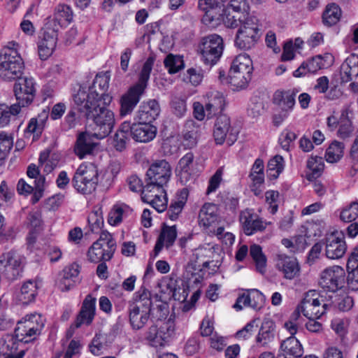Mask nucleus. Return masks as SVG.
Returning a JSON list of instances; mask_svg holds the SVG:
<instances>
[{"instance_id": "1", "label": "nucleus", "mask_w": 358, "mask_h": 358, "mask_svg": "<svg viewBox=\"0 0 358 358\" xmlns=\"http://www.w3.org/2000/svg\"><path fill=\"white\" fill-rule=\"evenodd\" d=\"M154 58L149 57L144 63L137 83L129 87L119 99V115L123 117L131 115L145 94L154 64Z\"/></svg>"}, {"instance_id": "2", "label": "nucleus", "mask_w": 358, "mask_h": 358, "mask_svg": "<svg viewBox=\"0 0 358 358\" xmlns=\"http://www.w3.org/2000/svg\"><path fill=\"white\" fill-rule=\"evenodd\" d=\"M108 106L98 103L86 113V117L92 121V124L90 125L92 135L97 139H102L108 136L115 126V115L108 108Z\"/></svg>"}, {"instance_id": "3", "label": "nucleus", "mask_w": 358, "mask_h": 358, "mask_svg": "<svg viewBox=\"0 0 358 358\" xmlns=\"http://www.w3.org/2000/svg\"><path fill=\"white\" fill-rule=\"evenodd\" d=\"M24 63L18 52L2 49L0 52V79L12 82L20 78L24 73Z\"/></svg>"}, {"instance_id": "4", "label": "nucleus", "mask_w": 358, "mask_h": 358, "mask_svg": "<svg viewBox=\"0 0 358 358\" xmlns=\"http://www.w3.org/2000/svg\"><path fill=\"white\" fill-rule=\"evenodd\" d=\"M252 62L248 55H239L232 62L229 72L230 84L236 90L245 89L252 78Z\"/></svg>"}, {"instance_id": "5", "label": "nucleus", "mask_w": 358, "mask_h": 358, "mask_svg": "<svg viewBox=\"0 0 358 358\" xmlns=\"http://www.w3.org/2000/svg\"><path fill=\"white\" fill-rule=\"evenodd\" d=\"M43 326L44 322L40 314L27 315L17 322L14 331L15 337L22 343L32 342L40 335Z\"/></svg>"}, {"instance_id": "6", "label": "nucleus", "mask_w": 358, "mask_h": 358, "mask_svg": "<svg viewBox=\"0 0 358 358\" xmlns=\"http://www.w3.org/2000/svg\"><path fill=\"white\" fill-rule=\"evenodd\" d=\"M116 250V242L113 236L102 231L99 238L95 241L87 251V259L90 262L99 263L109 261Z\"/></svg>"}, {"instance_id": "7", "label": "nucleus", "mask_w": 358, "mask_h": 358, "mask_svg": "<svg viewBox=\"0 0 358 358\" xmlns=\"http://www.w3.org/2000/svg\"><path fill=\"white\" fill-rule=\"evenodd\" d=\"M224 49L222 38L217 34L203 37L199 45V51L205 64L212 66L220 59Z\"/></svg>"}, {"instance_id": "8", "label": "nucleus", "mask_w": 358, "mask_h": 358, "mask_svg": "<svg viewBox=\"0 0 358 358\" xmlns=\"http://www.w3.org/2000/svg\"><path fill=\"white\" fill-rule=\"evenodd\" d=\"M330 305L325 301L322 294L310 290L306 294L299 306L303 315L312 319L320 318Z\"/></svg>"}, {"instance_id": "9", "label": "nucleus", "mask_w": 358, "mask_h": 358, "mask_svg": "<svg viewBox=\"0 0 358 358\" xmlns=\"http://www.w3.org/2000/svg\"><path fill=\"white\" fill-rule=\"evenodd\" d=\"M171 166L165 159L156 160L149 167L146 172V185L155 186L158 191L162 192L170 180Z\"/></svg>"}, {"instance_id": "10", "label": "nucleus", "mask_w": 358, "mask_h": 358, "mask_svg": "<svg viewBox=\"0 0 358 358\" xmlns=\"http://www.w3.org/2000/svg\"><path fill=\"white\" fill-rule=\"evenodd\" d=\"M175 331L174 321L169 319L166 322L151 326L147 333L146 338L150 345L157 348L163 347L169 341Z\"/></svg>"}, {"instance_id": "11", "label": "nucleus", "mask_w": 358, "mask_h": 358, "mask_svg": "<svg viewBox=\"0 0 358 358\" xmlns=\"http://www.w3.org/2000/svg\"><path fill=\"white\" fill-rule=\"evenodd\" d=\"M15 81L13 92L17 103L14 105H19L20 109L29 106L36 95L34 80L31 77H20Z\"/></svg>"}, {"instance_id": "12", "label": "nucleus", "mask_w": 358, "mask_h": 358, "mask_svg": "<svg viewBox=\"0 0 358 358\" xmlns=\"http://www.w3.org/2000/svg\"><path fill=\"white\" fill-rule=\"evenodd\" d=\"M296 94L291 91H276L273 97V103L278 106L279 113L273 117V124L279 126L289 115L295 105Z\"/></svg>"}, {"instance_id": "13", "label": "nucleus", "mask_w": 358, "mask_h": 358, "mask_svg": "<svg viewBox=\"0 0 358 358\" xmlns=\"http://www.w3.org/2000/svg\"><path fill=\"white\" fill-rule=\"evenodd\" d=\"M238 131L231 127V121L226 115H221L216 119L213 136L217 144L222 145L224 141L231 145L237 140Z\"/></svg>"}, {"instance_id": "14", "label": "nucleus", "mask_w": 358, "mask_h": 358, "mask_svg": "<svg viewBox=\"0 0 358 358\" xmlns=\"http://www.w3.org/2000/svg\"><path fill=\"white\" fill-rule=\"evenodd\" d=\"M345 273L338 266L325 269L321 274L319 281L320 286L331 294L335 293L342 287L344 282Z\"/></svg>"}, {"instance_id": "15", "label": "nucleus", "mask_w": 358, "mask_h": 358, "mask_svg": "<svg viewBox=\"0 0 358 358\" xmlns=\"http://www.w3.org/2000/svg\"><path fill=\"white\" fill-rule=\"evenodd\" d=\"M57 36L58 31L44 24L42 38L38 45V55L42 60L47 59L52 54L57 45Z\"/></svg>"}, {"instance_id": "16", "label": "nucleus", "mask_w": 358, "mask_h": 358, "mask_svg": "<svg viewBox=\"0 0 358 358\" xmlns=\"http://www.w3.org/2000/svg\"><path fill=\"white\" fill-rule=\"evenodd\" d=\"M110 76L106 73L96 75L90 90L92 99H96L98 103H102L105 105H110L113 97L107 93L109 87Z\"/></svg>"}, {"instance_id": "17", "label": "nucleus", "mask_w": 358, "mask_h": 358, "mask_svg": "<svg viewBox=\"0 0 358 358\" xmlns=\"http://www.w3.org/2000/svg\"><path fill=\"white\" fill-rule=\"evenodd\" d=\"M239 220L244 233L250 236L258 231H264L267 223L262 220L252 210L246 209L240 213Z\"/></svg>"}, {"instance_id": "18", "label": "nucleus", "mask_w": 358, "mask_h": 358, "mask_svg": "<svg viewBox=\"0 0 358 358\" xmlns=\"http://www.w3.org/2000/svg\"><path fill=\"white\" fill-rule=\"evenodd\" d=\"M323 244L325 245V255L331 259H338L343 257L347 250L344 237L336 234L328 235Z\"/></svg>"}, {"instance_id": "19", "label": "nucleus", "mask_w": 358, "mask_h": 358, "mask_svg": "<svg viewBox=\"0 0 358 358\" xmlns=\"http://www.w3.org/2000/svg\"><path fill=\"white\" fill-rule=\"evenodd\" d=\"M141 199L144 202L152 205L158 212L164 211L167 206V199L163 187L162 192H159L155 186L145 185Z\"/></svg>"}, {"instance_id": "20", "label": "nucleus", "mask_w": 358, "mask_h": 358, "mask_svg": "<svg viewBox=\"0 0 358 358\" xmlns=\"http://www.w3.org/2000/svg\"><path fill=\"white\" fill-rule=\"evenodd\" d=\"M129 127L131 136L137 142H149L155 137L157 134L156 127L143 121L132 124L129 123Z\"/></svg>"}, {"instance_id": "21", "label": "nucleus", "mask_w": 358, "mask_h": 358, "mask_svg": "<svg viewBox=\"0 0 358 358\" xmlns=\"http://www.w3.org/2000/svg\"><path fill=\"white\" fill-rule=\"evenodd\" d=\"M96 314V298L88 294L85 298L81 308L75 321L76 328L83 324L90 325Z\"/></svg>"}, {"instance_id": "22", "label": "nucleus", "mask_w": 358, "mask_h": 358, "mask_svg": "<svg viewBox=\"0 0 358 358\" xmlns=\"http://www.w3.org/2000/svg\"><path fill=\"white\" fill-rule=\"evenodd\" d=\"M264 301L263 294L256 289H252L239 296L234 308L240 310L243 309V306H248L257 310L264 305Z\"/></svg>"}, {"instance_id": "23", "label": "nucleus", "mask_w": 358, "mask_h": 358, "mask_svg": "<svg viewBox=\"0 0 358 358\" xmlns=\"http://www.w3.org/2000/svg\"><path fill=\"white\" fill-rule=\"evenodd\" d=\"M73 20L71 8L65 4L58 5L53 17L46 19L45 24L59 31V29L69 24Z\"/></svg>"}, {"instance_id": "24", "label": "nucleus", "mask_w": 358, "mask_h": 358, "mask_svg": "<svg viewBox=\"0 0 358 358\" xmlns=\"http://www.w3.org/2000/svg\"><path fill=\"white\" fill-rule=\"evenodd\" d=\"M151 310L129 304V318L132 329H142L150 320Z\"/></svg>"}, {"instance_id": "25", "label": "nucleus", "mask_w": 358, "mask_h": 358, "mask_svg": "<svg viewBox=\"0 0 358 358\" xmlns=\"http://www.w3.org/2000/svg\"><path fill=\"white\" fill-rule=\"evenodd\" d=\"M276 267L286 279L292 280L299 275L300 268L295 258L279 255Z\"/></svg>"}, {"instance_id": "26", "label": "nucleus", "mask_w": 358, "mask_h": 358, "mask_svg": "<svg viewBox=\"0 0 358 358\" xmlns=\"http://www.w3.org/2000/svg\"><path fill=\"white\" fill-rule=\"evenodd\" d=\"M0 266L4 267L6 272H11L13 279L19 276L22 271L21 257L13 252L0 256Z\"/></svg>"}, {"instance_id": "27", "label": "nucleus", "mask_w": 358, "mask_h": 358, "mask_svg": "<svg viewBox=\"0 0 358 358\" xmlns=\"http://www.w3.org/2000/svg\"><path fill=\"white\" fill-rule=\"evenodd\" d=\"M342 83H348L358 76V55L351 54L340 68Z\"/></svg>"}, {"instance_id": "28", "label": "nucleus", "mask_w": 358, "mask_h": 358, "mask_svg": "<svg viewBox=\"0 0 358 358\" xmlns=\"http://www.w3.org/2000/svg\"><path fill=\"white\" fill-rule=\"evenodd\" d=\"M159 103L155 99H151L142 103L137 113V118L139 121L150 124L159 116Z\"/></svg>"}, {"instance_id": "29", "label": "nucleus", "mask_w": 358, "mask_h": 358, "mask_svg": "<svg viewBox=\"0 0 358 358\" xmlns=\"http://www.w3.org/2000/svg\"><path fill=\"white\" fill-rule=\"evenodd\" d=\"M207 99L205 108L208 118H210L223 110L225 99L222 93L218 91H212L207 94Z\"/></svg>"}, {"instance_id": "30", "label": "nucleus", "mask_w": 358, "mask_h": 358, "mask_svg": "<svg viewBox=\"0 0 358 358\" xmlns=\"http://www.w3.org/2000/svg\"><path fill=\"white\" fill-rule=\"evenodd\" d=\"M275 325L272 320H264L256 337L257 344L260 347H269L275 338Z\"/></svg>"}, {"instance_id": "31", "label": "nucleus", "mask_w": 358, "mask_h": 358, "mask_svg": "<svg viewBox=\"0 0 358 358\" xmlns=\"http://www.w3.org/2000/svg\"><path fill=\"white\" fill-rule=\"evenodd\" d=\"M177 236L176 226L164 227L157 239L153 250V257H156L162 250L164 245L167 248L172 246Z\"/></svg>"}, {"instance_id": "32", "label": "nucleus", "mask_w": 358, "mask_h": 358, "mask_svg": "<svg viewBox=\"0 0 358 358\" xmlns=\"http://www.w3.org/2000/svg\"><path fill=\"white\" fill-rule=\"evenodd\" d=\"M94 137L91 132H84L78 135L74 147L75 154L80 158L83 159L86 155H90L96 144L92 142Z\"/></svg>"}, {"instance_id": "33", "label": "nucleus", "mask_w": 358, "mask_h": 358, "mask_svg": "<svg viewBox=\"0 0 358 358\" xmlns=\"http://www.w3.org/2000/svg\"><path fill=\"white\" fill-rule=\"evenodd\" d=\"M325 62L321 55H317L303 62L300 66L294 71L293 76L296 78L304 76L308 73H315L320 69L324 68Z\"/></svg>"}, {"instance_id": "34", "label": "nucleus", "mask_w": 358, "mask_h": 358, "mask_svg": "<svg viewBox=\"0 0 358 358\" xmlns=\"http://www.w3.org/2000/svg\"><path fill=\"white\" fill-rule=\"evenodd\" d=\"M260 36V33L250 29L248 31L238 30L235 44L240 49L249 50L255 45Z\"/></svg>"}, {"instance_id": "35", "label": "nucleus", "mask_w": 358, "mask_h": 358, "mask_svg": "<svg viewBox=\"0 0 358 358\" xmlns=\"http://www.w3.org/2000/svg\"><path fill=\"white\" fill-rule=\"evenodd\" d=\"M90 90L86 92L84 88L80 87L76 94H73V99L75 104L78 106L79 110L82 112H89L96 104L98 103L96 99H92Z\"/></svg>"}, {"instance_id": "36", "label": "nucleus", "mask_w": 358, "mask_h": 358, "mask_svg": "<svg viewBox=\"0 0 358 358\" xmlns=\"http://www.w3.org/2000/svg\"><path fill=\"white\" fill-rule=\"evenodd\" d=\"M280 350L283 352L285 358H298L303 355L302 345L294 335L282 341Z\"/></svg>"}, {"instance_id": "37", "label": "nucleus", "mask_w": 358, "mask_h": 358, "mask_svg": "<svg viewBox=\"0 0 358 358\" xmlns=\"http://www.w3.org/2000/svg\"><path fill=\"white\" fill-rule=\"evenodd\" d=\"M113 341V336L104 333L96 334L90 345V351L94 355H100L106 351Z\"/></svg>"}, {"instance_id": "38", "label": "nucleus", "mask_w": 358, "mask_h": 358, "mask_svg": "<svg viewBox=\"0 0 358 358\" xmlns=\"http://www.w3.org/2000/svg\"><path fill=\"white\" fill-rule=\"evenodd\" d=\"M48 116L49 111L44 109L41 113H38L36 117H32L29 120L25 130L26 134H33L36 137L41 136L45 128Z\"/></svg>"}, {"instance_id": "39", "label": "nucleus", "mask_w": 358, "mask_h": 358, "mask_svg": "<svg viewBox=\"0 0 358 358\" xmlns=\"http://www.w3.org/2000/svg\"><path fill=\"white\" fill-rule=\"evenodd\" d=\"M199 219L200 224L205 227L211 226L217 221V208L213 203H205L200 210Z\"/></svg>"}, {"instance_id": "40", "label": "nucleus", "mask_w": 358, "mask_h": 358, "mask_svg": "<svg viewBox=\"0 0 358 358\" xmlns=\"http://www.w3.org/2000/svg\"><path fill=\"white\" fill-rule=\"evenodd\" d=\"M350 113H351V110L349 107H345L342 110L339 119L337 134L340 138L343 139L350 137L354 131V127L349 117Z\"/></svg>"}, {"instance_id": "41", "label": "nucleus", "mask_w": 358, "mask_h": 358, "mask_svg": "<svg viewBox=\"0 0 358 358\" xmlns=\"http://www.w3.org/2000/svg\"><path fill=\"white\" fill-rule=\"evenodd\" d=\"M37 284L33 280L26 281L21 287L20 293L17 295L18 301L23 304H29L34 301L37 295Z\"/></svg>"}, {"instance_id": "42", "label": "nucleus", "mask_w": 358, "mask_h": 358, "mask_svg": "<svg viewBox=\"0 0 358 358\" xmlns=\"http://www.w3.org/2000/svg\"><path fill=\"white\" fill-rule=\"evenodd\" d=\"M129 122H124L121 124L113 139V145L116 150L121 152L126 148L127 143L131 136Z\"/></svg>"}, {"instance_id": "43", "label": "nucleus", "mask_w": 358, "mask_h": 358, "mask_svg": "<svg viewBox=\"0 0 358 358\" xmlns=\"http://www.w3.org/2000/svg\"><path fill=\"white\" fill-rule=\"evenodd\" d=\"M74 175L80 180L85 179L89 182H95L96 185L97 183L98 171L96 167L92 164L80 165Z\"/></svg>"}, {"instance_id": "44", "label": "nucleus", "mask_w": 358, "mask_h": 358, "mask_svg": "<svg viewBox=\"0 0 358 358\" xmlns=\"http://www.w3.org/2000/svg\"><path fill=\"white\" fill-rule=\"evenodd\" d=\"M186 131L183 134L184 143L188 148H192L197 143L198 127L196 123L190 120H187L185 125Z\"/></svg>"}, {"instance_id": "45", "label": "nucleus", "mask_w": 358, "mask_h": 358, "mask_svg": "<svg viewBox=\"0 0 358 358\" xmlns=\"http://www.w3.org/2000/svg\"><path fill=\"white\" fill-rule=\"evenodd\" d=\"M250 255L255 263L256 270L263 274L266 271V257L262 252V248L256 244L250 248Z\"/></svg>"}, {"instance_id": "46", "label": "nucleus", "mask_w": 358, "mask_h": 358, "mask_svg": "<svg viewBox=\"0 0 358 358\" xmlns=\"http://www.w3.org/2000/svg\"><path fill=\"white\" fill-rule=\"evenodd\" d=\"M284 169V159L280 155L271 158L268 164L266 173L270 180L276 179Z\"/></svg>"}, {"instance_id": "47", "label": "nucleus", "mask_w": 358, "mask_h": 358, "mask_svg": "<svg viewBox=\"0 0 358 358\" xmlns=\"http://www.w3.org/2000/svg\"><path fill=\"white\" fill-rule=\"evenodd\" d=\"M130 305L152 309V299L150 292L145 287H141L134 294L133 301Z\"/></svg>"}, {"instance_id": "48", "label": "nucleus", "mask_w": 358, "mask_h": 358, "mask_svg": "<svg viewBox=\"0 0 358 358\" xmlns=\"http://www.w3.org/2000/svg\"><path fill=\"white\" fill-rule=\"evenodd\" d=\"M341 10L335 3L328 5L322 15L323 22L328 26L336 24L341 18Z\"/></svg>"}, {"instance_id": "49", "label": "nucleus", "mask_w": 358, "mask_h": 358, "mask_svg": "<svg viewBox=\"0 0 358 358\" xmlns=\"http://www.w3.org/2000/svg\"><path fill=\"white\" fill-rule=\"evenodd\" d=\"M329 300H331L330 307L337 308L341 311H348L353 306V299L351 296H340L336 293H332L329 295Z\"/></svg>"}, {"instance_id": "50", "label": "nucleus", "mask_w": 358, "mask_h": 358, "mask_svg": "<svg viewBox=\"0 0 358 358\" xmlns=\"http://www.w3.org/2000/svg\"><path fill=\"white\" fill-rule=\"evenodd\" d=\"M347 268L348 271L351 269L348 275V282H355L358 285V246L351 252L347 263Z\"/></svg>"}, {"instance_id": "51", "label": "nucleus", "mask_w": 358, "mask_h": 358, "mask_svg": "<svg viewBox=\"0 0 358 358\" xmlns=\"http://www.w3.org/2000/svg\"><path fill=\"white\" fill-rule=\"evenodd\" d=\"M307 167L311 171V173L308 176V180L318 178L324 170L323 158L317 155H312L307 162Z\"/></svg>"}, {"instance_id": "52", "label": "nucleus", "mask_w": 358, "mask_h": 358, "mask_svg": "<svg viewBox=\"0 0 358 358\" xmlns=\"http://www.w3.org/2000/svg\"><path fill=\"white\" fill-rule=\"evenodd\" d=\"M21 110L19 105L12 104L10 107L6 106H0V127L8 124L12 117L17 116Z\"/></svg>"}, {"instance_id": "53", "label": "nucleus", "mask_w": 358, "mask_h": 358, "mask_svg": "<svg viewBox=\"0 0 358 358\" xmlns=\"http://www.w3.org/2000/svg\"><path fill=\"white\" fill-rule=\"evenodd\" d=\"M344 145L343 143L334 141L327 149L326 160L330 163L338 162L343 154Z\"/></svg>"}, {"instance_id": "54", "label": "nucleus", "mask_w": 358, "mask_h": 358, "mask_svg": "<svg viewBox=\"0 0 358 358\" xmlns=\"http://www.w3.org/2000/svg\"><path fill=\"white\" fill-rule=\"evenodd\" d=\"M264 162L261 159H257L252 165L250 177L254 185H262L264 182Z\"/></svg>"}, {"instance_id": "55", "label": "nucleus", "mask_w": 358, "mask_h": 358, "mask_svg": "<svg viewBox=\"0 0 358 358\" xmlns=\"http://www.w3.org/2000/svg\"><path fill=\"white\" fill-rule=\"evenodd\" d=\"M87 222L90 231L98 233L103 225V218L101 210H96L91 212L88 215Z\"/></svg>"}, {"instance_id": "56", "label": "nucleus", "mask_w": 358, "mask_h": 358, "mask_svg": "<svg viewBox=\"0 0 358 358\" xmlns=\"http://www.w3.org/2000/svg\"><path fill=\"white\" fill-rule=\"evenodd\" d=\"M301 310L300 306L294 310V311L291 314L289 320L286 322L284 324V327L289 332L291 335H294L298 327L301 325Z\"/></svg>"}, {"instance_id": "57", "label": "nucleus", "mask_w": 358, "mask_h": 358, "mask_svg": "<svg viewBox=\"0 0 358 358\" xmlns=\"http://www.w3.org/2000/svg\"><path fill=\"white\" fill-rule=\"evenodd\" d=\"M164 66L170 73H176L183 68V60L180 57L172 54L167 55L164 59Z\"/></svg>"}, {"instance_id": "58", "label": "nucleus", "mask_w": 358, "mask_h": 358, "mask_svg": "<svg viewBox=\"0 0 358 358\" xmlns=\"http://www.w3.org/2000/svg\"><path fill=\"white\" fill-rule=\"evenodd\" d=\"M72 184L78 192H80L83 194H91L93 191L95 190L96 186L95 182H89L85 179L80 180L78 178L76 179L75 175L72 179Z\"/></svg>"}, {"instance_id": "59", "label": "nucleus", "mask_w": 358, "mask_h": 358, "mask_svg": "<svg viewBox=\"0 0 358 358\" xmlns=\"http://www.w3.org/2000/svg\"><path fill=\"white\" fill-rule=\"evenodd\" d=\"M358 217V202L353 201L343 208L340 213V218L345 222H351Z\"/></svg>"}, {"instance_id": "60", "label": "nucleus", "mask_w": 358, "mask_h": 358, "mask_svg": "<svg viewBox=\"0 0 358 358\" xmlns=\"http://www.w3.org/2000/svg\"><path fill=\"white\" fill-rule=\"evenodd\" d=\"M127 209H128L127 207L123 208L117 205L114 206L108 213V223L113 226L120 224L122 222V217Z\"/></svg>"}, {"instance_id": "61", "label": "nucleus", "mask_w": 358, "mask_h": 358, "mask_svg": "<svg viewBox=\"0 0 358 358\" xmlns=\"http://www.w3.org/2000/svg\"><path fill=\"white\" fill-rule=\"evenodd\" d=\"M13 147V139L6 134H0V160L6 158Z\"/></svg>"}, {"instance_id": "62", "label": "nucleus", "mask_w": 358, "mask_h": 358, "mask_svg": "<svg viewBox=\"0 0 358 358\" xmlns=\"http://www.w3.org/2000/svg\"><path fill=\"white\" fill-rule=\"evenodd\" d=\"M238 30H250L258 31L259 33V20L255 16H247L241 20Z\"/></svg>"}, {"instance_id": "63", "label": "nucleus", "mask_w": 358, "mask_h": 358, "mask_svg": "<svg viewBox=\"0 0 358 358\" xmlns=\"http://www.w3.org/2000/svg\"><path fill=\"white\" fill-rule=\"evenodd\" d=\"M171 108L173 113L178 117L185 115L187 111V105L185 99L175 97L171 101Z\"/></svg>"}, {"instance_id": "64", "label": "nucleus", "mask_w": 358, "mask_h": 358, "mask_svg": "<svg viewBox=\"0 0 358 358\" xmlns=\"http://www.w3.org/2000/svg\"><path fill=\"white\" fill-rule=\"evenodd\" d=\"M223 168H219L209 180L208 187L206 190L208 194L214 192L219 187L222 180Z\"/></svg>"}]
</instances>
